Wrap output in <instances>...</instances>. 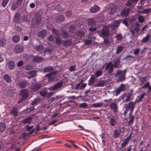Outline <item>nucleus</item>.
<instances>
[{"label":"nucleus","mask_w":151,"mask_h":151,"mask_svg":"<svg viewBox=\"0 0 151 151\" xmlns=\"http://www.w3.org/2000/svg\"><path fill=\"white\" fill-rule=\"evenodd\" d=\"M136 104L135 101L134 102L132 101L129 103L124 104V107L125 108V109L124 111L123 114L125 116H127L128 111L129 110H130V114L133 113Z\"/></svg>","instance_id":"f257e3e1"},{"label":"nucleus","mask_w":151,"mask_h":151,"mask_svg":"<svg viewBox=\"0 0 151 151\" xmlns=\"http://www.w3.org/2000/svg\"><path fill=\"white\" fill-rule=\"evenodd\" d=\"M99 36L103 38H109L110 35L109 28L105 26L100 31L98 32Z\"/></svg>","instance_id":"f03ea898"},{"label":"nucleus","mask_w":151,"mask_h":151,"mask_svg":"<svg viewBox=\"0 0 151 151\" xmlns=\"http://www.w3.org/2000/svg\"><path fill=\"white\" fill-rule=\"evenodd\" d=\"M140 29L139 24L137 23H133L132 24L130 27V32L132 35L134 36L135 33H138Z\"/></svg>","instance_id":"7ed1b4c3"},{"label":"nucleus","mask_w":151,"mask_h":151,"mask_svg":"<svg viewBox=\"0 0 151 151\" xmlns=\"http://www.w3.org/2000/svg\"><path fill=\"white\" fill-rule=\"evenodd\" d=\"M116 9V6L113 3H110L107 6L108 12L110 14H112L115 13Z\"/></svg>","instance_id":"20e7f679"},{"label":"nucleus","mask_w":151,"mask_h":151,"mask_svg":"<svg viewBox=\"0 0 151 151\" xmlns=\"http://www.w3.org/2000/svg\"><path fill=\"white\" fill-rule=\"evenodd\" d=\"M23 0H16V1L13 2L11 5L10 9L11 10L14 11L22 4Z\"/></svg>","instance_id":"39448f33"},{"label":"nucleus","mask_w":151,"mask_h":151,"mask_svg":"<svg viewBox=\"0 0 151 151\" xmlns=\"http://www.w3.org/2000/svg\"><path fill=\"white\" fill-rule=\"evenodd\" d=\"M57 70L51 71L46 74L45 77L47 78L50 81H53L55 78L56 76L55 75L57 74Z\"/></svg>","instance_id":"423d86ee"},{"label":"nucleus","mask_w":151,"mask_h":151,"mask_svg":"<svg viewBox=\"0 0 151 151\" xmlns=\"http://www.w3.org/2000/svg\"><path fill=\"white\" fill-rule=\"evenodd\" d=\"M63 84V82L62 81H61L57 83L49 88L50 91L55 90L57 89L60 90Z\"/></svg>","instance_id":"0eeeda50"},{"label":"nucleus","mask_w":151,"mask_h":151,"mask_svg":"<svg viewBox=\"0 0 151 151\" xmlns=\"http://www.w3.org/2000/svg\"><path fill=\"white\" fill-rule=\"evenodd\" d=\"M20 95L22 96V99L24 100L29 96L28 91L27 89H24L21 91Z\"/></svg>","instance_id":"6e6552de"},{"label":"nucleus","mask_w":151,"mask_h":151,"mask_svg":"<svg viewBox=\"0 0 151 151\" xmlns=\"http://www.w3.org/2000/svg\"><path fill=\"white\" fill-rule=\"evenodd\" d=\"M42 20V18L40 14H36L33 18V20L36 25H39L40 24Z\"/></svg>","instance_id":"1a4fd4ad"},{"label":"nucleus","mask_w":151,"mask_h":151,"mask_svg":"<svg viewBox=\"0 0 151 151\" xmlns=\"http://www.w3.org/2000/svg\"><path fill=\"white\" fill-rule=\"evenodd\" d=\"M122 22V19H119L117 20H115L114 22L111 24V29L113 30H114L116 28L119 27L120 23Z\"/></svg>","instance_id":"9d476101"},{"label":"nucleus","mask_w":151,"mask_h":151,"mask_svg":"<svg viewBox=\"0 0 151 151\" xmlns=\"http://www.w3.org/2000/svg\"><path fill=\"white\" fill-rule=\"evenodd\" d=\"M24 50V48L19 44L16 45L14 47V52L16 53H19L22 52Z\"/></svg>","instance_id":"9b49d317"},{"label":"nucleus","mask_w":151,"mask_h":151,"mask_svg":"<svg viewBox=\"0 0 151 151\" xmlns=\"http://www.w3.org/2000/svg\"><path fill=\"white\" fill-rule=\"evenodd\" d=\"M109 122L112 127H114L117 124L116 119L114 116L108 117Z\"/></svg>","instance_id":"f8f14e48"},{"label":"nucleus","mask_w":151,"mask_h":151,"mask_svg":"<svg viewBox=\"0 0 151 151\" xmlns=\"http://www.w3.org/2000/svg\"><path fill=\"white\" fill-rule=\"evenodd\" d=\"M111 109L114 113H115L117 112L118 110V106L117 104L115 102H112L109 105Z\"/></svg>","instance_id":"ddd939ff"},{"label":"nucleus","mask_w":151,"mask_h":151,"mask_svg":"<svg viewBox=\"0 0 151 151\" xmlns=\"http://www.w3.org/2000/svg\"><path fill=\"white\" fill-rule=\"evenodd\" d=\"M127 72V70L125 69L123 71V73L121 74L117 79L118 82H122L126 79V75Z\"/></svg>","instance_id":"4468645a"},{"label":"nucleus","mask_w":151,"mask_h":151,"mask_svg":"<svg viewBox=\"0 0 151 151\" xmlns=\"http://www.w3.org/2000/svg\"><path fill=\"white\" fill-rule=\"evenodd\" d=\"M32 57V61L34 63L41 62L43 58L40 57L37 55H33Z\"/></svg>","instance_id":"2eb2a0df"},{"label":"nucleus","mask_w":151,"mask_h":151,"mask_svg":"<svg viewBox=\"0 0 151 151\" xmlns=\"http://www.w3.org/2000/svg\"><path fill=\"white\" fill-rule=\"evenodd\" d=\"M17 84L21 88H24L29 85L27 81L26 80L21 81L19 82Z\"/></svg>","instance_id":"dca6fc26"},{"label":"nucleus","mask_w":151,"mask_h":151,"mask_svg":"<svg viewBox=\"0 0 151 151\" xmlns=\"http://www.w3.org/2000/svg\"><path fill=\"white\" fill-rule=\"evenodd\" d=\"M7 67L10 70H13L15 67V63L13 61H9L7 65Z\"/></svg>","instance_id":"f3484780"},{"label":"nucleus","mask_w":151,"mask_h":151,"mask_svg":"<svg viewBox=\"0 0 151 151\" xmlns=\"http://www.w3.org/2000/svg\"><path fill=\"white\" fill-rule=\"evenodd\" d=\"M130 10L131 9L129 8L124 9L121 12V15L123 17L127 16L129 14Z\"/></svg>","instance_id":"a211bd4d"},{"label":"nucleus","mask_w":151,"mask_h":151,"mask_svg":"<svg viewBox=\"0 0 151 151\" xmlns=\"http://www.w3.org/2000/svg\"><path fill=\"white\" fill-rule=\"evenodd\" d=\"M32 121V118L29 116L22 120V122L24 124H30Z\"/></svg>","instance_id":"6ab92c4d"},{"label":"nucleus","mask_w":151,"mask_h":151,"mask_svg":"<svg viewBox=\"0 0 151 151\" xmlns=\"http://www.w3.org/2000/svg\"><path fill=\"white\" fill-rule=\"evenodd\" d=\"M21 14L20 13L17 12L16 13L14 17L13 18V22L16 23L18 22L19 21L20 18Z\"/></svg>","instance_id":"aec40b11"},{"label":"nucleus","mask_w":151,"mask_h":151,"mask_svg":"<svg viewBox=\"0 0 151 151\" xmlns=\"http://www.w3.org/2000/svg\"><path fill=\"white\" fill-rule=\"evenodd\" d=\"M106 82L105 80H100L94 85L95 87H103L106 85Z\"/></svg>","instance_id":"412c9836"},{"label":"nucleus","mask_w":151,"mask_h":151,"mask_svg":"<svg viewBox=\"0 0 151 151\" xmlns=\"http://www.w3.org/2000/svg\"><path fill=\"white\" fill-rule=\"evenodd\" d=\"M121 132L122 130L120 129L114 130L113 132V137L115 138L118 137Z\"/></svg>","instance_id":"4be33fe9"},{"label":"nucleus","mask_w":151,"mask_h":151,"mask_svg":"<svg viewBox=\"0 0 151 151\" xmlns=\"http://www.w3.org/2000/svg\"><path fill=\"white\" fill-rule=\"evenodd\" d=\"M120 63V58L116 59L114 60V64H111V65L114 67V68H118Z\"/></svg>","instance_id":"5701e85b"},{"label":"nucleus","mask_w":151,"mask_h":151,"mask_svg":"<svg viewBox=\"0 0 151 151\" xmlns=\"http://www.w3.org/2000/svg\"><path fill=\"white\" fill-rule=\"evenodd\" d=\"M47 34V32L45 29L39 32L37 34V36L40 38L44 37Z\"/></svg>","instance_id":"b1692460"},{"label":"nucleus","mask_w":151,"mask_h":151,"mask_svg":"<svg viewBox=\"0 0 151 151\" xmlns=\"http://www.w3.org/2000/svg\"><path fill=\"white\" fill-rule=\"evenodd\" d=\"M100 7L98 5H95L90 9V11L91 13H95L100 9Z\"/></svg>","instance_id":"393cba45"},{"label":"nucleus","mask_w":151,"mask_h":151,"mask_svg":"<svg viewBox=\"0 0 151 151\" xmlns=\"http://www.w3.org/2000/svg\"><path fill=\"white\" fill-rule=\"evenodd\" d=\"M3 78L4 80L8 83H10L12 81L11 77L8 74H6L4 75Z\"/></svg>","instance_id":"a878e982"},{"label":"nucleus","mask_w":151,"mask_h":151,"mask_svg":"<svg viewBox=\"0 0 151 151\" xmlns=\"http://www.w3.org/2000/svg\"><path fill=\"white\" fill-rule=\"evenodd\" d=\"M96 78L94 75H92L88 81V85L89 86H92L95 82V80Z\"/></svg>","instance_id":"bb28decb"},{"label":"nucleus","mask_w":151,"mask_h":151,"mask_svg":"<svg viewBox=\"0 0 151 151\" xmlns=\"http://www.w3.org/2000/svg\"><path fill=\"white\" fill-rule=\"evenodd\" d=\"M132 113H131L130 114V113H129V120L128 122L129 125H132L134 121V116L132 115Z\"/></svg>","instance_id":"cd10ccee"},{"label":"nucleus","mask_w":151,"mask_h":151,"mask_svg":"<svg viewBox=\"0 0 151 151\" xmlns=\"http://www.w3.org/2000/svg\"><path fill=\"white\" fill-rule=\"evenodd\" d=\"M34 126V125H32L31 126H29L28 125L26 126L25 127L26 130L28 132L30 131L29 133V134H32L34 132L35 129L33 128L32 129Z\"/></svg>","instance_id":"c85d7f7f"},{"label":"nucleus","mask_w":151,"mask_h":151,"mask_svg":"<svg viewBox=\"0 0 151 151\" xmlns=\"http://www.w3.org/2000/svg\"><path fill=\"white\" fill-rule=\"evenodd\" d=\"M138 0H128L125 4V5L127 6H134L133 5L134 4L136 3Z\"/></svg>","instance_id":"c756f323"},{"label":"nucleus","mask_w":151,"mask_h":151,"mask_svg":"<svg viewBox=\"0 0 151 151\" xmlns=\"http://www.w3.org/2000/svg\"><path fill=\"white\" fill-rule=\"evenodd\" d=\"M97 18L98 22H102L104 20V15L103 13L97 15Z\"/></svg>","instance_id":"7c9ffc66"},{"label":"nucleus","mask_w":151,"mask_h":151,"mask_svg":"<svg viewBox=\"0 0 151 151\" xmlns=\"http://www.w3.org/2000/svg\"><path fill=\"white\" fill-rule=\"evenodd\" d=\"M10 113L14 117L17 116L18 115L17 108L15 107L13 108L11 110Z\"/></svg>","instance_id":"2f4dec72"},{"label":"nucleus","mask_w":151,"mask_h":151,"mask_svg":"<svg viewBox=\"0 0 151 151\" xmlns=\"http://www.w3.org/2000/svg\"><path fill=\"white\" fill-rule=\"evenodd\" d=\"M72 44V41L70 39L65 41L63 40V45L65 47L70 46Z\"/></svg>","instance_id":"473e14b6"},{"label":"nucleus","mask_w":151,"mask_h":151,"mask_svg":"<svg viewBox=\"0 0 151 151\" xmlns=\"http://www.w3.org/2000/svg\"><path fill=\"white\" fill-rule=\"evenodd\" d=\"M145 95V93L144 92L142 94H140L139 96H138L137 97L138 98V99H136L135 102L136 103L137 102H142V99L144 98V96Z\"/></svg>","instance_id":"72a5a7b5"},{"label":"nucleus","mask_w":151,"mask_h":151,"mask_svg":"<svg viewBox=\"0 0 151 151\" xmlns=\"http://www.w3.org/2000/svg\"><path fill=\"white\" fill-rule=\"evenodd\" d=\"M96 23L95 20L93 19H89L88 21V25L89 26H90L91 27L94 26L96 24Z\"/></svg>","instance_id":"f704fd0d"},{"label":"nucleus","mask_w":151,"mask_h":151,"mask_svg":"<svg viewBox=\"0 0 151 151\" xmlns=\"http://www.w3.org/2000/svg\"><path fill=\"white\" fill-rule=\"evenodd\" d=\"M76 34L80 37H82L85 34L84 32L82 30H79L76 32Z\"/></svg>","instance_id":"c9c22d12"},{"label":"nucleus","mask_w":151,"mask_h":151,"mask_svg":"<svg viewBox=\"0 0 151 151\" xmlns=\"http://www.w3.org/2000/svg\"><path fill=\"white\" fill-rule=\"evenodd\" d=\"M12 40L14 43H17L19 42L20 40V37L18 35H15L13 37Z\"/></svg>","instance_id":"e433bc0d"},{"label":"nucleus","mask_w":151,"mask_h":151,"mask_svg":"<svg viewBox=\"0 0 151 151\" xmlns=\"http://www.w3.org/2000/svg\"><path fill=\"white\" fill-rule=\"evenodd\" d=\"M124 49V47L121 45V46H118L117 48L116 52V54H118L121 53Z\"/></svg>","instance_id":"4c0bfd02"},{"label":"nucleus","mask_w":151,"mask_h":151,"mask_svg":"<svg viewBox=\"0 0 151 151\" xmlns=\"http://www.w3.org/2000/svg\"><path fill=\"white\" fill-rule=\"evenodd\" d=\"M6 124L3 122L0 123V131L2 133L6 129Z\"/></svg>","instance_id":"58836bf2"},{"label":"nucleus","mask_w":151,"mask_h":151,"mask_svg":"<svg viewBox=\"0 0 151 151\" xmlns=\"http://www.w3.org/2000/svg\"><path fill=\"white\" fill-rule=\"evenodd\" d=\"M150 39V35L149 34H147L145 37L143 38L141 42L143 43L147 42Z\"/></svg>","instance_id":"ea45409f"},{"label":"nucleus","mask_w":151,"mask_h":151,"mask_svg":"<svg viewBox=\"0 0 151 151\" xmlns=\"http://www.w3.org/2000/svg\"><path fill=\"white\" fill-rule=\"evenodd\" d=\"M57 20V22H63L65 20V18L64 16L62 15H59L57 16L56 17Z\"/></svg>","instance_id":"a19ab883"},{"label":"nucleus","mask_w":151,"mask_h":151,"mask_svg":"<svg viewBox=\"0 0 151 151\" xmlns=\"http://www.w3.org/2000/svg\"><path fill=\"white\" fill-rule=\"evenodd\" d=\"M63 40H62L59 37H57L55 40V43L57 45H59L63 43Z\"/></svg>","instance_id":"79ce46f5"},{"label":"nucleus","mask_w":151,"mask_h":151,"mask_svg":"<svg viewBox=\"0 0 151 151\" xmlns=\"http://www.w3.org/2000/svg\"><path fill=\"white\" fill-rule=\"evenodd\" d=\"M54 70V68L51 66H49L43 69V71L44 72H51V71H53Z\"/></svg>","instance_id":"37998d69"},{"label":"nucleus","mask_w":151,"mask_h":151,"mask_svg":"<svg viewBox=\"0 0 151 151\" xmlns=\"http://www.w3.org/2000/svg\"><path fill=\"white\" fill-rule=\"evenodd\" d=\"M43 46L42 45H40L35 47V49L37 51L41 52L43 49Z\"/></svg>","instance_id":"c03bdc74"},{"label":"nucleus","mask_w":151,"mask_h":151,"mask_svg":"<svg viewBox=\"0 0 151 151\" xmlns=\"http://www.w3.org/2000/svg\"><path fill=\"white\" fill-rule=\"evenodd\" d=\"M62 37L65 38H67L68 37L69 34L68 32L65 30H63L61 32Z\"/></svg>","instance_id":"a18cd8bd"},{"label":"nucleus","mask_w":151,"mask_h":151,"mask_svg":"<svg viewBox=\"0 0 151 151\" xmlns=\"http://www.w3.org/2000/svg\"><path fill=\"white\" fill-rule=\"evenodd\" d=\"M151 12V8H150L149 9H144L141 11V12L143 14H148Z\"/></svg>","instance_id":"49530a36"},{"label":"nucleus","mask_w":151,"mask_h":151,"mask_svg":"<svg viewBox=\"0 0 151 151\" xmlns=\"http://www.w3.org/2000/svg\"><path fill=\"white\" fill-rule=\"evenodd\" d=\"M6 40L5 39H2L0 40V46L3 47L4 46L6 43Z\"/></svg>","instance_id":"de8ad7c7"},{"label":"nucleus","mask_w":151,"mask_h":151,"mask_svg":"<svg viewBox=\"0 0 151 151\" xmlns=\"http://www.w3.org/2000/svg\"><path fill=\"white\" fill-rule=\"evenodd\" d=\"M52 32L54 33L56 35L60 36V35L59 31L56 29L55 28H52Z\"/></svg>","instance_id":"09e8293b"},{"label":"nucleus","mask_w":151,"mask_h":151,"mask_svg":"<svg viewBox=\"0 0 151 151\" xmlns=\"http://www.w3.org/2000/svg\"><path fill=\"white\" fill-rule=\"evenodd\" d=\"M138 20L139 22L142 23L145 21V19L143 16L139 15L138 17Z\"/></svg>","instance_id":"8fccbe9b"},{"label":"nucleus","mask_w":151,"mask_h":151,"mask_svg":"<svg viewBox=\"0 0 151 151\" xmlns=\"http://www.w3.org/2000/svg\"><path fill=\"white\" fill-rule=\"evenodd\" d=\"M30 75L29 78H33L35 76L36 72L35 70H31L29 72Z\"/></svg>","instance_id":"3c124183"},{"label":"nucleus","mask_w":151,"mask_h":151,"mask_svg":"<svg viewBox=\"0 0 151 151\" xmlns=\"http://www.w3.org/2000/svg\"><path fill=\"white\" fill-rule=\"evenodd\" d=\"M55 9L57 10L58 12L62 11L63 10V9H62V7H61L60 4H58L56 5L55 7Z\"/></svg>","instance_id":"603ef678"},{"label":"nucleus","mask_w":151,"mask_h":151,"mask_svg":"<svg viewBox=\"0 0 151 151\" xmlns=\"http://www.w3.org/2000/svg\"><path fill=\"white\" fill-rule=\"evenodd\" d=\"M40 99L39 98H37L33 101L31 104L32 106H35L37 104L40 102Z\"/></svg>","instance_id":"864d4df0"},{"label":"nucleus","mask_w":151,"mask_h":151,"mask_svg":"<svg viewBox=\"0 0 151 151\" xmlns=\"http://www.w3.org/2000/svg\"><path fill=\"white\" fill-rule=\"evenodd\" d=\"M103 74L102 71L100 70H97L95 73V76L96 77H99Z\"/></svg>","instance_id":"5fc2aeb1"},{"label":"nucleus","mask_w":151,"mask_h":151,"mask_svg":"<svg viewBox=\"0 0 151 151\" xmlns=\"http://www.w3.org/2000/svg\"><path fill=\"white\" fill-rule=\"evenodd\" d=\"M117 38V40L121 41L123 39V37L121 34H117L115 37Z\"/></svg>","instance_id":"6e6d98bb"},{"label":"nucleus","mask_w":151,"mask_h":151,"mask_svg":"<svg viewBox=\"0 0 151 151\" xmlns=\"http://www.w3.org/2000/svg\"><path fill=\"white\" fill-rule=\"evenodd\" d=\"M76 30V28L74 26L71 25L70 26L69 28V31L70 32L73 33Z\"/></svg>","instance_id":"4d7b16f0"},{"label":"nucleus","mask_w":151,"mask_h":151,"mask_svg":"<svg viewBox=\"0 0 151 151\" xmlns=\"http://www.w3.org/2000/svg\"><path fill=\"white\" fill-rule=\"evenodd\" d=\"M47 94V91L45 90H42L40 93V94L43 97L45 96Z\"/></svg>","instance_id":"13d9d810"},{"label":"nucleus","mask_w":151,"mask_h":151,"mask_svg":"<svg viewBox=\"0 0 151 151\" xmlns=\"http://www.w3.org/2000/svg\"><path fill=\"white\" fill-rule=\"evenodd\" d=\"M9 0H3L1 4V5L3 7H5L8 4Z\"/></svg>","instance_id":"bf43d9fd"},{"label":"nucleus","mask_w":151,"mask_h":151,"mask_svg":"<svg viewBox=\"0 0 151 151\" xmlns=\"http://www.w3.org/2000/svg\"><path fill=\"white\" fill-rule=\"evenodd\" d=\"M33 87L35 90H37L41 87V85L40 84H35Z\"/></svg>","instance_id":"052dcab7"},{"label":"nucleus","mask_w":151,"mask_h":151,"mask_svg":"<svg viewBox=\"0 0 151 151\" xmlns=\"http://www.w3.org/2000/svg\"><path fill=\"white\" fill-rule=\"evenodd\" d=\"M114 67L112 65H110V67H109V70H108V74H111L114 70Z\"/></svg>","instance_id":"680f3d73"},{"label":"nucleus","mask_w":151,"mask_h":151,"mask_svg":"<svg viewBox=\"0 0 151 151\" xmlns=\"http://www.w3.org/2000/svg\"><path fill=\"white\" fill-rule=\"evenodd\" d=\"M104 41V42L107 45H108L110 43V42L108 39L109 38H103Z\"/></svg>","instance_id":"e2e57ef3"},{"label":"nucleus","mask_w":151,"mask_h":151,"mask_svg":"<svg viewBox=\"0 0 151 151\" xmlns=\"http://www.w3.org/2000/svg\"><path fill=\"white\" fill-rule=\"evenodd\" d=\"M125 87L126 86L125 85L122 83L120 85L118 88L121 91H123L125 89Z\"/></svg>","instance_id":"0e129e2a"},{"label":"nucleus","mask_w":151,"mask_h":151,"mask_svg":"<svg viewBox=\"0 0 151 151\" xmlns=\"http://www.w3.org/2000/svg\"><path fill=\"white\" fill-rule=\"evenodd\" d=\"M47 39L50 42H53L54 40V38L52 35H50L47 37Z\"/></svg>","instance_id":"69168bd1"},{"label":"nucleus","mask_w":151,"mask_h":151,"mask_svg":"<svg viewBox=\"0 0 151 151\" xmlns=\"http://www.w3.org/2000/svg\"><path fill=\"white\" fill-rule=\"evenodd\" d=\"M24 64V62L22 60H19L17 63V66L18 67H20L22 66Z\"/></svg>","instance_id":"338daca9"},{"label":"nucleus","mask_w":151,"mask_h":151,"mask_svg":"<svg viewBox=\"0 0 151 151\" xmlns=\"http://www.w3.org/2000/svg\"><path fill=\"white\" fill-rule=\"evenodd\" d=\"M88 106V104L85 102H83L81 103L80 105V107L81 108H85Z\"/></svg>","instance_id":"774afa93"}]
</instances>
